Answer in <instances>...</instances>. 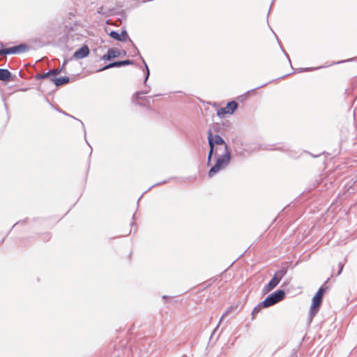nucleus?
Masks as SVG:
<instances>
[{
	"label": "nucleus",
	"mask_w": 357,
	"mask_h": 357,
	"mask_svg": "<svg viewBox=\"0 0 357 357\" xmlns=\"http://www.w3.org/2000/svg\"><path fill=\"white\" fill-rule=\"evenodd\" d=\"M11 77V73L6 69L0 68V80L8 81Z\"/></svg>",
	"instance_id": "obj_11"
},
{
	"label": "nucleus",
	"mask_w": 357,
	"mask_h": 357,
	"mask_svg": "<svg viewBox=\"0 0 357 357\" xmlns=\"http://www.w3.org/2000/svg\"><path fill=\"white\" fill-rule=\"evenodd\" d=\"M110 36L113 38L114 39L119 41H122L123 38L120 36V34L116 31H111L109 33Z\"/></svg>",
	"instance_id": "obj_13"
},
{
	"label": "nucleus",
	"mask_w": 357,
	"mask_h": 357,
	"mask_svg": "<svg viewBox=\"0 0 357 357\" xmlns=\"http://www.w3.org/2000/svg\"><path fill=\"white\" fill-rule=\"evenodd\" d=\"M238 108V103L235 101H231L227 103V106L219 109L217 115L219 118L223 119L227 114H233Z\"/></svg>",
	"instance_id": "obj_4"
},
{
	"label": "nucleus",
	"mask_w": 357,
	"mask_h": 357,
	"mask_svg": "<svg viewBox=\"0 0 357 357\" xmlns=\"http://www.w3.org/2000/svg\"><path fill=\"white\" fill-rule=\"evenodd\" d=\"M208 140L210 146V151L208 155L207 162L210 163L211 156L214 153L218 155V153L229 151L227 144L225 142L222 137L218 135H213L211 130L208 132Z\"/></svg>",
	"instance_id": "obj_1"
},
{
	"label": "nucleus",
	"mask_w": 357,
	"mask_h": 357,
	"mask_svg": "<svg viewBox=\"0 0 357 357\" xmlns=\"http://www.w3.org/2000/svg\"><path fill=\"white\" fill-rule=\"evenodd\" d=\"M121 55V52L118 49H109L107 53L102 56V59L105 61H109L112 59L119 57Z\"/></svg>",
	"instance_id": "obj_8"
},
{
	"label": "nucleus",
	"mask_w": 357,
	"mask_h": 357,
	"mask_svg": "<svg viewBox=\"0 0 357 357\" xmlns=\"http://www.w3.org/2000/svg\"><path fill=\"white\" fill-rule=\"evenodd\" d=\"M323 289H319V290L316 293V294L312 298V303L310 307V314L311 317H313L317 313L319 306L321 305L323 296Z\"/></svg>",
	"instance_id": "obj_5"
},
{
	"label": "nucleus",
	"mask_w": 357,
	"mask_h": 357,
	"mask_svg": "<svg viewBox=\"0 0 357 357\" xmlns=\"http://www.w3.org/2000/svg\"><path fill=\"white\" fill-rule=\"evenodd\" d=\"M285 293L283 290H278L268 296L263 302L259 304V308L268 307L278 302L282 301L284 297Z\"/></svg>",
	"instance_id": "obj_3"
},
{
	"label": "nucleus",
	"mask_w": 357,
	"mask_h": 357,
	"mask_svg": "<svg viewBox=\"0 0 357 357\" xmlns=\"http://www.w3.org/2000/svg\"><path fill=\"white\" fill-rule=\"evenodd\" d=\"M227 312H226L225 314H222V317L220 318V322L223 319V318L227 315Z\"/></svg>",
	"instance_id": "obj_17"
},
{
	"label": "nucleus",
	"mask_w": 357,
	"mask_h": 357,
	"mask_svg": "<svg viewBox=\"0 0 357 357\" xmlns=\"http://www.w3.org/2000/svg\"><path fill=\"white\" fill-rule=\"evenodd\" d=\"M284 271H279L276 272L272 278V280L268 283V284L264 288V292L268 293L274 289L278 283L280 282L282 278L284 275Z\"/></svg>",
	"instance_id": "obj_6"
},
{
	"label": "nucleus",
	"mask_w": 357,
	"mask_h": 357,
	"mask_svg": "<svg viewBox=\"0 0 357 357\" xmlns=\"http://www.w3.org/2000/svg\"><path fill=\"white\" fill-rule=\"evenodd\" d=\"M257 310H257V307H255V308L254 309V312H255V311H257Z\"/></svg>",
	"instance_id": "obj_20"
},
{
	"label": "nucleus",
	"mask_w": 357,
	"mask_h": 357,
	"mask_svg": "<svg viewBox=\"0 0 357 357\" xmlns=\"http://www.w3.org/2000/svg\"><path fill=\"white\" fill-rule=\"evenodd\" d=\"M69 82V78L67 77L56 78L54 79V82L56 86H61L62 84H66Z\"/></svg>",
	"instance_id": "obj_12"
},
{
	"label": "nucleus",
	"mask_w": 357,
	"mask_h": 357,
	"mask_svg": "<svg viewBox=\"0 0 357 357\" xmlns=\"http://www.w3.org/2000/svg\"><path fill=\"white\" fill-rule=\"evenodd\" d=\"M89 49L88 46L84 45V46L82 47L81 48H79V50H77V51H75L73 56L75 59H80L86 57L89 55Z\"/></svg>",
	"instance_id": "obj_7"
},
{
	"label": "nucleus",
	"mask_w": 357,
	"mask_h": 357,
	"mask_svg": "<svg viewBox=\"0 0 357 357\" xmlns=\"http://www.w3.org/2000/svg\"><path fill=\"white\" fill-rule=\"evenodd\" d=\"M57 73H58V72H56V71H50V72L45 73L43 77H48V76H50L51 75H53V76H55V75H57Z\"/></svg>",
	"instance_id": "obj_14"
},
{
	"label": "nucleus",
	"mask_w": 357,
	"mask_h": 357,
	"mask_svg": "<svg viewBox=\"0 0 357 357\" xmlns=\"http://www.w3.org/2000/svg\"><path fill=\"white\" fill-rule=\"evenodd\" d=\"M26 50V46L24 45H20L17 46H15L10 48L4 49L5 54H18L20 52H23Z\"/></svg>",
	"instance_id": "obj_9"
},
{
	"label": "nucleus",
	"mask_w": 357,
	"mask_h": 357,
	"mask_svg": "<svg viewBox=\"0 0 357 357\" xmlns=\"http://www.w3.org/2000/svg\"><path fill=\"white\" fill-rule=\"evenodd\" d=\"M342 269V267L340 268V271L338 272V274H340Z\"/></svg>",
	"instance_id": "obj_19"
},
{
	"label": "nucleus",
	"mask_w": 357,
	"mask_h": 357,
	"mask_svg": "<svg viewBox=\"0 0 357 357\" xmlns=\"http://www.w3.org/2000/svg\"><path fill=\"white\" fill-rule=\"evenodd\" d=\"M132 61H130V60L115 61V62L111 63L105 66L104 68H102V69L99 70V71L105 70H107V69H109V68H111L121 67V66H123L130 65V64H132Z\"/></svg>",
	"instance_id": "obj_10"
},
{
	"label": "nucleus",
	"mask_w": 357,
	"mask_h": 357,
	"mask_svg": "<svg viewBox=\"0 0 357 357\" xmlns=\"http://www.w3.org/2000/svg\"><path fill=\"white\" fill-rule=\"evenodd\" d=\"M145 67H146V77H145V82H146L148 79L149 76V70L146 63H145Z\"/></svg>",
	"instance_id": "obj_15"
},
{
	"label": "nucleus",
	"mask_w": 357,
	"mask_h": 357,
	"mask_svg": "<svg viewBox=\"0 0 357 357\" xmlns=\"http://www.w3.org/2000/svg\"><path fill=\"white\" fill-rule=\"evenodd\" d=\"M121 38H123V40H125L126 37L127 36V33L126 31H123L121 32V34H120Z\"/></svg>",
	"instance_id": "obj_16"
},
{
	"label": "nucleus",
	"mask_w": 357,
	"mask_h": 357,
	"mask_svg": "<svg viewBox=\"0 0 357 357\" xmlns=\"http://www.w3.org/2000/svg\"><path fill=\"white\" fill-rule=\"evenodd\" d=\"M216 158V162L213 167L211 168L208 172V176L212 177L218 172L224 169L229 165L231 160L230 151L218 153V155H215Z\"/></svg>",
	"instance_id": "obj_2"
},
{
	"label": "nucleus",
	"mask_w": 357,
	"mask_h": 357,
	"mask_svg": "<svg viewBox=\"0 0 357 357\" xmlns=\"http://www.w3.org/2000/svg\"><path fill=\"white\" fill-rule=\"evenodd\" d=\"M5 54L4 49H3V50H0V55H1V54Z\"/></svg>",
	"instance_id": "obj_18"
}]
</instances>
